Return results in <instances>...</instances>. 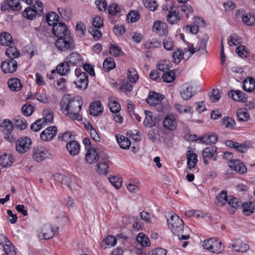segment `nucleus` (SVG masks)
I'll return each instance as SVG.
<instances>
[{
  "instance_id": "nucleus-13",
  "label": "nucleus",
  "mask_w": 255,
  "mask_h": 255,
  "mask_svg": "<svg viewBox=\"0 0 255 255\" xmlns=\"http://www.w3.org/2000/svg\"><path fill=\"white\" fill-rule=\"evenodd\" d=\"M103 153L102 152H98L95 148H90L86 153L85 160L89 164H94L102 158Z\"/></svg>"
},
{
  "instance_id": "nucleus-52",
  "label": "nucleus",
  "mask_w": 255,
  "mask_h": 255,
  "mask_svg": "<svg viewBox=\"0 0 255 255\" xmlns=\"http://www.w3.org/2000/svg\"><path fill=\"white\" fill-rule=\"evenodd\" d=\"M228 204L231 207H232V209H231V210L230 211V212L231 213H235V210L238 208H239L240 205L241 203L239 202V199L237 198L234 197H230Z\"/></svg>"
},
{
  "instance_id": "nucleus-28",
  "label": "nucleus",
  "mask_w": 255,
  "mask_h": 255,
  "mask_svg": "<svg viewBox=\"0 0 255 255\" xmlns=\"http://www.w3.org/2000/svg\"><path fill=\"white\" fill-rule=\"evenodd\" d=\"M193 87L191 85L186 83L182 86V90L180 91V95L182 98L186 101L190 99L193 96Z\"/></svg>"
},
{
  "instance_id": "nucleus-4",
  "label": "nucleus",
  "mask_w": 255,
  "mask_h": 255,
  "mask_svg": "<svg viewBox=\"0 0 255 255\" xmlns=\"http://www.w3.org/2000/svg\"><path fill=\"white\" fill-rule=\"evenodd\" d=\"M55 45L61 52L71 51L75 49L74 40L71 35H66L65 37L58 38L55 42Z\"/></svg>"
},
{
  "instance_id": "nucleus-59",
  "label": "nucleus",
  "mask_w": 255,
  "mask_h": 255,
  "mask_svg": "<svg viewBox=\"0 0 255 255\" xmlns=\"http://www.w3.org/2000/svg\"><path fill=\"white\" fill-rule=\"evenodd\" d=\"M222 123L226 128L233 129L236 125L235 121L230 117H225L222 119Z\"/></svg>"
},
{
  "instance_id": "nucleus-60",
  "label": "nucleus",
  "mask_w": 255,
  "mask_h": 255,
  "mask_svg": "<svg viewBox=\"0 0 255 255\" xmlns=\"http://www.w3.org/2000/svg\"><path fill=\"white\" fill-rule=\"evenodd\" d=\"M34 107L28 103L23 105L21 108V112L25 116H30L34 111Z\"/></svg>"
},
{
  "instance_id": "nucleus-47",
  "label": "nucleus",
  "mask_w": 255,
  "mask_h": 255,
  "mask_svg": "<svg viewBox=\"0 0 255 255\" xmlns=\"http://www.w3.org/2000/svg\"><path fill=\"white\" fill-rule=\"evenodd\" d=\"M58 15L55 12H51L46 15V19L48 25H52L53 27L56 24L58 23Z\"/></svg>"
},
{
  "instance_id": "nucleus-45",
  "label": "nucleus",
  "mask_w": 255,
  "mask_h": 255,
  "mask_svg": "<svg viewBox=\"0 0 255 255\" xmlns=\"http://www.w3.org/2000/svg\"><path fill=\"white\" fill-rule=\"evenodd\" d=\"M137 242L143 247H148L150 245V241L144 234L140 233L136 237Z\"/></svg>"
},
{
  "instance_id": "nucleus-58",
  "label": "nucleus",
  "mask_w": 255,
  "mask_h": 255,
  "mask_svg": "<svg viewBox=\"0 0 255 255\" xmlns=\"http://www.w3.org/2000/svg\"><path fill=\"white\" fill-rule=\"evenodd\" d=\"M243 212L246 216L250 215L254 213V205L252 202L245 203L243 204Z\"/></svg>"
},
{
  "instance_id": "nucleus-5",
  "label": "nucleus",
  "mask_w": 255,
  "mask_h": 255,
  "mask_svg": "<svg viewBox=\"0 0 255 255\" xmlns=\"http://www.w3.org/2000/svg\"><path fill=\"white\" fill-rule=\"evenodd\" d=\"M76 78L74 83L76 87L81 90H85L88 85V75L84 71L80 68H76L75 71Z\"/></svg>"
},
{
  "instance_id": "nucleus-43",
  "label": "nucleus",
  "mask_w": 255,
  "mask_h": 255,
  "mask_svg": "<svg viewBox=\"0 0 255 255\" xmlns=\"http://www.w3.org/2000/svg\"><path fill=\"white\" fill-rule=\"evenodd\" d=\"M6 55L11 59H14L17 58L20 55L19 52L15 47V43L14 45H10L8 46L5 51Z\"/></svg>"
},
{
  "instance_id": "nucleus-56",
  "label": "nucleus",
  "mask_w": 255,
  "mask_h": 255,
  "mask_svg": "<svg viewBox=\"0 0 255 255\" xmlns=\"http://www.w3.org/2000/svg\"><path fill=\"white\" fill-rule=\"evenodd\" d=\"M162 78L164 82L166 83H171L174 80L175 75L173 71L169 70V71L167 72H164Z\"/></svg>"
},
{
  "instance_id": "nucleus-7",
  "label": "nucleus",
  "mask_w": 255,
  "mask_h": 255,
  "mask_svg": "<svg viewBox=\"0 0 255 255\" xmlns=\"http://www.w3.org/2000/svg\"><path fill=\"white\" fill-rule=\"evenodd\" d=\"M203 246L209 252L213 253H220L224 249L221 242H218L215 238H211L203 242Z\"/></svg>"
},
{
  "instance_id": "nucleus-36",
  "label": "nucleus",
  "mask_w": 255,
  "mask_h": 255,
  "mask_svg": "<svg viewBox=\"0 0 255 255\" xmlns=\"http://www.w3.org/2000/svg\"><path fill=\"white\" fill-rule=\"evenodd\" d=\"M13 163V158L11 154L4 153L0 156V164L3 167H8Z\"/></svg>"
},
{
  "instance_id": "nucleus-57",
  "label": "nucleus",
  "mask_w": 255,
  "mask_h": 255,
  "mask_svg": "<svg viewBox=\"0 0 255 255\" xmlns=\"http://www.w3.org/2000/svg\"><path fill=\"white\" fill-rule=\"evenodd\" d=\"M238 119L241 122H246L249 118V114L246 111L242 109H238L237 111Z\"/></svg>"
},
{
  "instance_id": "nucleus-32",
  "label": "nucleus",
  "mask_w": 255,
  "mask_h": 255,
  "mask_svg": "<svg viewBox=\"0 0 255 255\" xmlns=\"http://www.w3.org/2000/svg\"><path fill=\"white\" fill-rule=\"evenodd\" d=\"M225 145L230 148H233L240 152H244L247 150L245 145L239 143L232 140H227L225 141Z\"/></svg>"
},
{
  "instance_id": "nucleus-46",
  "label": "nucleus",
  "mask_w": 255,
  "mask_h": 255,
  "mask_svg": "<svg viewBox=\"0 0 255 255\" xmlns=\"http://www.w3.org/2000/svg\"><path fill=\"white\" fill-rule=\"evenodd\" d=\"M14 126L20 130L24 129L27 126V122L23 118L16 117L14 119Z\"/></svg>"
},
{
  "instance_id": "nucleus-37",
  "label": "nucleus",
  "mask_w": 255,
  "mask_h": 255,
  "mask_svg": "<svg viewBox=\"0 0 255 255\" xmlns=\"http://www.w3.org/2000/svg\"><path fill=\"white\" fill-rule=\"evenodd\" d=\"M5 244L3 245V250L6 255H16V252L14 249V246L12 243L8 240L6 237H4Z\"/></svg>"
},
{
  "instance_id": "nucleus-31",
  "label": "nucleus",
  "mask_w": 255,
  "mask_h": 255,
  "mask_svg": "<svg viewBox=\"0 0 255 255\" xmlns=\"http://www.w3.org/2000/svg\"><path fill=\"white\" fill-rule=\"evenodd\" d=\"M186 155L187 156L188 168L191 169L197 164V155L191 150H188Z\"/></svg>"
},
{
  "instance_id": "nucleus-10",
  "label": "nucleus",
  "mask_w": 255,
  "mask_h": 255,
  "mask_svg": "<svg viewBox=\"0 0 255 255\" xmlns=\"http://www.w3.org/2000/svg\"><path fill=\"white\" fill-rule=\"evenodd\" d=\"M12 128V124L8 120H4L0 123V130L4 133V138L10 142L15 139L11 134Z\"/></svg>"
},
{
  "instance_id": "nucleus-17",
  "label": "nucleus",
  "mask_w": 255,
  "mask_h": 255,
  "mask_svg": "<svg viewBox=\"0 0 255 255\" xmlns=\"http://www.w3.org/2000/svg\"><path fill=\"white\" fill-rule=\"evenodd\" d=\"M144 114L145 117L143 124L145 127L149 128L153 127L159 122L158 118L152 112L145 110Z\"/></svg>"
},
{
  "instance_id": "nucleus-15",
  "label": "nucleus",
  "mask_w": 255,
  "mask_h": 255,
  "mask_svg": "<svg viewBox=\"0 0 255 255\" xmlns=\"http://www.w3.org/2000/svg\"><path fill=\"white\" fill-rule=\"evenodd\" d=\"M1 68L4 73H12L17 68V62L14 59L6 60L2 62Z\"/></svg>"
},
{
  "instance_id": "nucleus-2",
  "label": "nucleus",
  "mask_w": 255,
  "mask_h": 255,
  "mask_svg": "<svg viewBox=\"0 0 255 255\" xmlns=\"http://www.w3.org/2000/svg\"><path fill=\"white\" fill-rule=\"evenodd\" d=\"M208 39V36L204 35L201 39L199 46L194 47L191 43L188 44L187 47L185 48L182 51L183 55L188 59L196 52H197V54L198 56L205 54L207 53L206 45Z\"/></svg>"
},
{
  "instance_id": "nucleus-29",
  "label": "nucleus",
  "mask_w": 255,
  "mask_h": 255,
  "mask_svg": "<svg viewBox=\"0 0 255 255\" xmlns=\"http://www.w3.org/2000/svg\"><path fill=\"white\" fill-rule=\"evenodd\" d=\"M228 95L235 101L246 102L247 101L246 94L240 91H230L228 93Z\"/></svg>"
},
{
  "instance_id": "nucleus-30",
  "label": "nucleus",
  "mask_w": 255,
  "mask_h": 255,
  "mask_svg": "<svg viewBox=\"0 0 255 255\" xmlns=\"http://www.w3.org/2000/svg\"><path fill=\"white\" fill-rule=\"evenodd\" d=\"M15 42L13 41L11 35L6 32H1L0 34V44L2 46H9L14 45Z\"/></svg>"
},
{
  "instance_id": "nucleus-27",
  "label": "nucleus",
  "mask_w": 255,
  "mask_h": 255,
  "mask_svg": "<svg viewBox=\"0 0 255 255\" xmlns=\"http://www.w3.org/2000/svg\"><path fill=\"white\" fill-rule=\"evenodd\" d=\"M103 108L100 101H96L91 104L89 107V112L91 115L98 116L102 114Z\"/></svg>"
},
{
  "instance_id": "nucleus-49",
  "label": "nucleus",
  "mask_w": 255,
  "mask_h": 255,
  "mask_svg": "<svg viewBox=\"0 0 255 255\" xmlns=\"http://www.w3.org/2000/svg\"><path fill=\"white\" fill-rule=\"evenodd\" d=\"M242 21L248 26H251L255 23V17L251 13H246L242 16Z\"/></svg>"
},
{
  "instance_id": "nucleus-18",
  "label": "nucleus",
  "mask_w": 255,
  "mask_h": 255,
  "mask_svg": "<svg viewBox=\"0 0 255 255\" xmlns=\"http://www.w3.org/2000/svg\"><path fill=\"white\" fill-rule=\"evenodd\" d=\"M229 166L232 170L240 174H245L247 171L245 165L239 159H231L229 162Z\"/></svg>"
},
{
  "instance_id": "nucleus-24",
  "label": "nucleus",
  "mask_w": 255,
  "mask_h": 255,
  "mask_svg": "<svg viewBox=\"0 0 255 255\" xmlns=\"http://www.w3.org/2000/svg\"><path fill=\"white\" fill-rule=\"evenodd\" d=\"M216 147L211 146L205 148L202 151V157L205 164H208V160L214 156L216 152Z\"/></svg>"
},
{
  "instance_id": "nucleus-1",
  "label": "nucleus",
  "mask_w": 255,
  "mask_h": 255,
  "mask_svg": "<svg viewBox=\"0 0 255 255\" xmlns=\"http://www.w3.org/2000/svg\"><path fill=\"white\" fill-rule=\"evenodd\" d=\"M82 104V100L79 96L70 99L68 96H64L60 103V110L64 115L69 118L80 120L81 119V116L79 113Z\"/></svg>"
},
{
  "instance_id": "nucleus-14",
  "label": "nucleus",
  "mask_w": 255,
  "mask_h": 255,
  "mask_svg": "<svg viewBox=\"0 0 255 255\" xmlns=\"http://www.w3.org/2000/svg\"><path fill=\"white\" fill-rule=\"evenodd\" d=\"M53 33L58 38L71 35L65 24L59 22L53 27Z\"/></svg>"
},
{
  "instance_id": "nucleus-53",
  "label": "nucleus",
  "mask_w": 255,
  "mask_h": 255,
  "mask_svg": "<svg viewBox=\"0 0 255 255\" xmlns=\"http://www.w3.org/2000/svg\"><path fill=\"white\" fill-rule=\"evenodd\" d=\"M109 53L111 55L115 57L119 56L124 54L121 48L119 46L114 44H110Z\"/></svg>"
},
{
  "instance_id": "nucleus-54",
  "label": "nucleus",
  "mask_w": 255,
  "mask_h": 255,
  "mask_svg": "<svg viewBox=\"0 0 255 255\" xmlns=\"http://www.w3.org/2000/svg\"><path fill=\"white\" fill-rule=\"evenodd\" d=\"M128 78L131 83H135L138 79V75L135 69L130 68L128 71Z\"/></svg>"
},
{
  "instance_id": "nucleus-8",
  "label": "nucleus",
  "mask_w": 255,
  "mask_h": 255,
  "mask_svg": "<svg viewBox=\"0 0 255 255\" xmlns=\"http://www.w3.org/2000/svg\"><path fill=\"white\" fill-rule=\"evenodd\" d=\"M49 155V150L42 146L37 145L33 148L32 158L37 162L43 161Z\"/></svg>"
},
{
  "instance_id": "nucleus-12",
  "label": "nucleus",
  "mask_w": 255,
  "mask_h": 255,
  "mask_svg": "<svg viewBox=\"0 0 255 255\" xmlns=\"http://www.w3.org/2000/svg\"><path fill=\"white\" fill-rule=\"evenodd\" d=\"M31 144V141L30 138L27 137H21L16 142V150L19 153H24L29 149Z\"/></svg>"
},
{
  "instance_id": "nucleus-44",
  "label": "nucleus",
  "mask_w": 255,
  "mask_h": 255,
  "mask_svg": "<svg viewBox=\"0 0 255 255\" xmlns=\"http://www.w3.org/2000/svg\"><path fill=\"white\" fill-rule=\"evenodd\" d=\"M117 140L120 146L123 149L128 148L130 145V141L128 138L124 135H116Z\"/></svg>"
},
{
  "instance_id": "nucleus-35",
  "label": "nucleus",
  "mask_w": 255,
  "mask_h": 255,
  "mask_svg": "<svg viewBox=\"0 0 255 255\" xmlns=\"http://www.w3.org/2000/svg\"><path fill=\"white\" fill-rule=\"evenodd\" d=\"M66 148L71 155L77 154L80 150V145L75 140L69 142L66 145Z\"/></svg>"
},
{
  "instance_id": "nucleus-51",
  "label": "nucleus",
  "mask_w": 255,
  "mask_h": 255,
  "mask_svg": "<svg viewBox=\"0 0 255 255\" xmlns=\"http://www.w3.org/2000/svg\"><path fill=\"white\" fill-rule=\"evenodd\" d=\"M140 17V15L138 10H131L127 15V18L128 21L131 23L137 21Z\"/></svg>"
},
{
  "instance_id": "nucleus-40",
  "label": "nucleus",
  "mask_w": 255,
  "mask_h": 255,
  "mask_svg": "<svg viewBox=\"0 0 255 255\" xmlns=\"http://www.w3.org/2000/svg\"><path fill=\"white\" fill-rule=\"evenodd\" d=\"M153 27L160 35H165L168 33L166 24L160 21H155L153 24Z\"/></svg>"
},
{
  "instance_id": "nucleus-19",
  "label": "nucleus",
  "mask_w": 255,
  "mask_h": 255,
  "mask_svg": "<svg viewBox=\"0 0 255 255\" xmlns=\"http://www.w3.org/2000/svg\"><path fill=\"white\" fill-rule=\"evenodd\" d=\"M166 18L168 22L172 25L177 23L181 19L179 10L171 6H170L169 11L166 15Z\"/></svg>"
},
{
  "instance_id": "nucleus-11",
  "label": "nucleus",
  "mask_w": 255,
  "mask_h": 255,
  "mask_svg": "<svg viewBox=\"0 0 255 255\" xmlns=\"http://www.w3.org/2000/svg\"><path fill=\"white\" fill-rule=\"evenodd\" d=\"M99 160V162L96 165V171L100 174L106 175L109 173V156L103 153V156Z\"/></svg>"
},
{
  "instance_id": "nucleus-38",
  "label": "nucleus",
  "mask_w": 255,
  "mask_h": 255,
  "mask_svg": "<svg viewBox=\"0 0 255 255\" xmlns=\"http://www.w3.org/2000/svg\"><path fill=\"white\" fill-rule=\"evenodd\" d=\"M103 243L105 244L101 243L100 245V247L102 249L104 250H106L107 248V246L110 247H114L115 246L117 242V238L112 236H107L104 240Z\"/></svg>"
},
{
  "instance_id": "nucleus-63",
  "label": "nucleus",
  "mask_w": 255,
  "mask_h": 255,
  "mask_svg": "<svg viewBox=\"0 0 255 255\" xmlns=\"http://www.w3.org/2000/svg\"><path fill=\"white\" fill-rule=\"evenodd\" d=\"M108 106L111 112L113 113L119 112L121 109L120 105L116 101H112L111 99L108 104Z\"/></svg>"
},
{
  "instance_id": "nucleus-16",
  "label": "nucleus",
  "mask_w": 255,
  "mask_h": 255,
  "mask_svg": "<svg viewBox=\"0 0 255 255\" xmlns=\"http://www.w3.org/2000/svg\"><path fill=\"white\" fill-rule=\"evenodd\" d=\"M57 131V129L56 126L49 127L40 133V138L44 141H50L55 136Z\"/></svg>"
},
{
  "instance_id": "nucleus-62",
  "label": "nucleus",
  "mask_w": 255,
  "mask_h": 255,
  "mask_svg": "<svg viewBox=\"0 0 255 255\" xmlns=\"http://www.w3.org/2000/svg\"><path fill=\"white\" fill-rule=\"evenodd\" d=\"M241 37L235 34L229 37L228 43L230 46L237 45L241 43Z\"/></svg>"
},
{
  "instance_id": "nucleus-64",
  "label": "nucleus",
  "mask_w": 255,
  "mask_h": 255,
  "mask_svg": "<svg viewBox=\"0 0 255 255\" xmlns=\"http://www.w3.org/2000/svg\"><path fill=\"white\" fill-rule=\"evenodd\" d=\"M163 45L166 50L171 51L173 49L174 42L170 37H165L163 40Z\"/></svg>"
},
{
  "instance_id": "nucleus-39",
  "label": "nucleus",
  "mask_w": 255,
  "mask_h": 255,
  "mask_svg": "<svg viewBox=\"0 0 255 255\" xmlns=\"http://www.w3.org/2000/svg\"><path fill=\"white\" fill-rule=\"evenodd\" d=\"M243 87L246 91L253 92L255 89V79L252 77H249L244 81Z\"/></svg>"
},
{
  "instance_id": "nucleus-9",
  "label": "nucleus",
  "mask_w": 255,
  "mask_h": 255,
  "mask_svg": "<svg viewBox=\"0 0 255 255\" xmlns=\"http://www.w3.org/2000/svg\"><path fill=\"white\" fill-rule=\"evenodd\" d=\"M59 228L53 227L51 224H47L43 227L42 232L39 235V238L42 239L48 240L57 235Z\"/></svg>"
},
{
  "instance_id": "nucleus-20",
  "label": "nucleus",
  "mask_w": 255,
  "mask_h": 255,
  "mask_svg": "<svg viewBox=\"0 0 255 255\" xmlns=\"http://www.w3.org/2000/svg\"><path fill=\"white\" fill-rule=\"evenodd\" d=\"M164 128L170 131L174 130L177 126V123L175 117L173 115L166 116L163 121Z\"/></svg>"
},
{
  "instance_id": "nucleus-61",
  "label": "nucleus",
  "mask_w": 255,
  "mask_h": 255,
  "mask_svg": "<svg viewBox=\"0 0 255 255\" xmlns=\"http://www.w3.org/2000/svg\"><path fill=\"white\" fill-rule=\"evenodd\" d=\"M43 121H44L43 120H41V119L36 120L31 125L30 128L34 131H39L45 126Z\"/></svg>"
},
{
  "instance_id": "nucleus-55",
  "label": "nucleus",
  "mask_w": 255,
  "mask_h": 255,
  "mask_svg": "<svg viewBox=\"0 0 255 255\" xmlns=\"http://www.w3.org/2000/svg\"><path fill=\"white\" fill-rule=\"evenodd\" d=\"M144 5L150 11H155L157 9L158 5L155 0H143Z\"/></svg>"
},
{
  "instance_id": "nucleus-48",
  "label": "nucleus",
  "mask_w": 255,
  "mask_h": 255,
  "mask_svg": "<svg viewBox=\"0 0 255 255\" xmlns=\"http://www.w3.org/2000/svg\"><path fill=\"white\" fill-rule=\"evenodd\" d=\"M116 67V64L114 59L110 57H107L104 60L103 63V68L105 71H109Z\"/></svg>"
},
{
  "instance_id": "nucleus-34",
  "label": "nucleus",
  "mask_w": 255,
  "mask_h": 255,
  "mask_svg": "<svg viewBox=\"0 0 255 255\" xmlns=\"http://www.w3.org/2000/svg\"><path fill=\"white\" fill-rule=\"evenodd\" d=\"M7 85L11 91L17 92L22 88V84L20 80L17 78H12L7 81Z\"/></svg>"
},
{
  "instance_id": "nucleus-42",
  "label": "nucleus",
  "mask_w": 255,
  "mask_h": 255,
  "mask_svg": "<svg viewBox=\"0 0 255 255\" xmlns=\"http://www.w3.org/2000/svg\"><path fill=\"white\" fill-rule=\"evenodd\" d=\"M70 65L65 60L56 67L57 73L62 76L65 75L70 72Z\"/></svg>"
},
{
  "instance_id": "nucleus-21",
  "label": "nucleus",
  "mask_w": 255,
  "mask_h": 255,
  "mask_svg": "<svg viewBox=\"0 0 255 255\" xmlns=\"http://www.w3.org/2000/svg\"><path fill=\"white\" fill-rule=\"evenodd\" d=\"M164 98V96L163 95L151 91L149 93L146 102L149 105L154 106L160 103Z\"/></svg>"
},
{
  "instance_id": "nucleus-3",
  "label": "nucleus",
  "mask_w": 255,
  "mask_h": 255,
  "mask_svg": "<svg viewBox=\"0 0 255 255\" xmlns=\"http://www.w3.org/2000/svg\"><path fill=\"white\" fill-rule=\"evenodd\" d=\"M167 224L172 233L179 236L183 232L184 223L182 219L175 214H172L167 220Z\"/></svg>"
},
{
  "instance_id": "nucleus-22",
  "label": "nucleus",
  "mask_w": 255,
  "mask_h": 255,
  "mask_svg": "<svg viewBox=\"0 0 255 255\" xmlns=\"http://www.w3.org/2000/svg\"><path fill=\"white\" fill-rule=\"evenodd\" d=\"M57 177L59 180L61 181L62 185L66 186L71 191L76 190L77 184L72 180V179L70 177L63 174H58Z\"/></svg>"
},
{
  "instance_id": "nucleus-50",
  "label": "nucleus",
  "mask_w": 255,
  "mask_h": 255,
  "mask_svg": "<svg viewBox=\"0 0 255 255\" xmlns=\"http://www.w3.org/2000/svg\"><path fill=\"white\" fill-rule=\"evenodd\" d=\"M157 68L160 71L165 72L170 69V63L169 61L162 60L157 64Z\"/></svg>"
},
{
  "instance_id": "nucleus-41",
  "label": "nucleus",
  "mask_w": 255,
  "mask_h": 255,
  "mask_svg": "<svg viewBox=\"0 0 255 255\" xmlns=\"http://www.w3.org/2000/svg\"><path fill=\"white\" fill-rule=\"evenodd\" d=\"M228 196L227 191L223 190L216 197V204L219 207L224 206L228 201Z\"/></svg>"
},
{
  "instance_id": "nucleus-25",
  "label": "nucleus",
  "mask_w": 255,
  "mask_h": 255,
  "mask_svg": "<svg viewBox=\"0 0 255 255\" xmlns=\"http://www.w3.org/2000/svg\"><path fill=\"white\" fill-rule=\"evenodd\" d=\"M229 248L237 252L245 253L249 249V246L241 240L237 239L234 243L230 245Z\"/></svg>"
},
{
  "instance_id": "nucleus-23",
  "label": "nucleus",
  "mask_w": 255,
  "mask_h": 255,
  "mask_svg": "<svg viewBox=\"0 0 255 255\" xmlns=\"http://www.w3.org/2000/svg\"><path fill=\"white\" fill-rule=\"evenodd\" d=\"M65 62L69 65L78 66L82 64V58L80 54L77 52H72L64 59Z\"/></svg>"
},
{
  "instance_id": "nucleus-26",
  "label": "nucleus",
  "mask_w": 255,
  "mask_h": 255,
  "mask_svg": "<svg viewBox=\"0 0 255 255\" xmlns=\"http://www.w3.org/2000/svg\"><path fill=\"white\" fill-rule=\"evenodd\" d=\"M218 139L217 134L214 133H209L204 136H202L197 139L199 143L206 144H211L216 143Z\"/></svg>"
},
{
  "instance_id": "nucleus-33",
  "label": "nucleus",
  "mask_w": 255,
  "mask_h": 255,
  "mask_svg": "<svg viewBox=\"0 0 255 255\" xmlns=\"http://www.w3.org/2000/svg\"><path fill=\"white\" fill-rule=\"evenodd\" d=\"M140 182L136 179H131L126 182L128 190L133 193H136L139 190Z\"/></svg>"
},
{
  "instance_id": "nucleus-6",
  "label": "nucleus",
  "mask_w": 255,
  "mask_h": 255,
  "mask_svg": "<svg viewBox=\"0 0 255 255\" xmlns=\"http://www.w3.org/2000/svg\"><path fill=\"white\" fill-rule=\"evenodd\" d=\"M43 13V3L37 0L33 8L29 7L24 10L23 15L27 19H33L36 15L40 16Z\"/></svg>"
}]
</instances>
